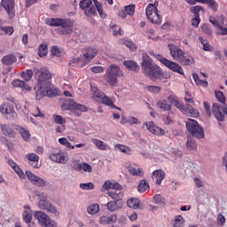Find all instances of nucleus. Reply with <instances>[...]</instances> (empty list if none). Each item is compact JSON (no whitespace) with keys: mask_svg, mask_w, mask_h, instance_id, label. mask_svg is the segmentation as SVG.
Instances as JSON below:
<instances>
[{"mask_svg":"<svg viewBox=\"0 0 227 227\" xmlns=\"http://www.w3.org/2000/svg\"><path fill=\"white\" fill-rule=\"evenodd\" d=\"M52 56L59 58L61 56V50L58 46H53L51 50Z\"/></svg>","mask_w":227,"mask_h":227,"instance_id":"0e129e2a","label":"nucleus"},{"mask_svg":"<svg viewBox=\"0 0 227 227\" xmlns=\"http://www.w3.org/2000/svg\"><path fill=\"white\" fill-rule=\"evenodd\" d=\"M34 217L42 227H43V225L51 219V217L43 211H35L34 213Z\"/></svg>","mask_w":227,"mask_h":227,"instance_id":"aec40b11","label":"nucleus"},{"mask_svg":"<svg viewBox=\"0 0 227 227\" xmlns=\"http://www.w3.org/2000/svg\"><path fill=\"white\" fill-rule=\"evenodd\" d=\"M16 130H18L22 139H24L25 141L27 142L31 138V133L28 131L27 129L22 126H16Z\"/></svg>","mask_w":227,"mask_h":227,"instance_id":"c85d7f7f","label":"nucleus"},{"mask_svg":"<svg viewBox=\"0 0 227 227\" xmlns=\"http://www.w3.org/2000/svg\"><path fill=\"white\" fill-rule=\"evenodd\" d=\"M72 106L73 109H76V111H81L82 113H86V111H88V107L84 105L73 103Z\"/></svg>","mask_w":227,"mask_h":227,"instance_id":"4d7b16f0","label":"nucleus"},{"mask_svg":"<svg viewBox=\"0 0 227 227\" xmlns=\"http://www.w3.org/2000/svg\"><path fill=\"white\" fill-rule=\"evenodd\" d=\"M107 196L114 201H122L123 192H121V190H111L107 192Z\"/></svg>","mask_w":227,"mask_h":227,"instance_id":"a878e982","label":"nucleus"},{"mask_svg":"<svg viewBox=\"0 0 227 227\" xmlns=\"http://www.w3.org/2000/svg\"><path fill=\"white\" fill-rule=\"evenodd\" d=\"M124 45H126V47H129V49H130V51H137V45H136L130 40H125L124 41Z\"/></svg>","mask_w":227,"mask_h":227,"instance_id":"e2e57ef3","label":"nucleus"},{"mask_svg":"<svg viewBox=\"0 0 227 227\" xmlns=\"http://www.w3.org/2000/svg\"><path fill=\"white\" fill-rule=\"evenodd\" d=\"M111 189L112 191H121L122 187L118 182L112 180L106 181L101 187L102 192L111 191Z\"/></svg>","mask_w":227,"mask_h":227,"instance_id":"f3484780","label":"nucleus"},{"mask_svg":"<svg viewBox=\"0 0 227 227\" xmlns=\"http://www.w3.org/2000/svg\"><path fill=\"white\" fill-rule=\"evenodd\" d=\"M152 178L155 182L156 185H160V184H162V180L166 178V172L160 168L156 169L153 172Z\"/></svg>","mask_w":227,"mask_h":227,"instance_id":"6ab92c4d","label":"nucleus"},{"mask_svg":"<svg viewBox=\"0 0 227 227\" xmlns=\"http://www.w3.org/2000/svg\"><path fill=\"white\" fill-rule=\"evenodd\" d=\"M25 159L28 161V164H30L35 169H40V168H42V163L40 162V156H38L36 153H27L25 155Z\"/></svg>","mask_w":227,"mask_h":227,"instance_id":"4468645a","label":"nucleus"},{"mask_svg":"<svg viewBox=\"0 0 227 227\" xmlns=\"http://www.w3.org/2000/svg\"><path fill=\"white\" fill-rule=\"evenodd\" d=\"M202 32L206 35H212V29L210 28V26L207 23H204L201 27Z\"/></svg>","mask_w":227,"mask_h":227,"instance_id":"338daca9","label":"nucleus"},{"mask_svg":"<svg viewBox=\"0 0 227 227\" xmlns=\"http://www.w3.org/2000/svg\"><path fill=\"white\" fill-rule=\"evenodd\" d=\"M1 6L7 12L9 19L15 17V0H2Z\"/></svg>","mask_w":227,"mask_h":227,"instance_id":"f8f14e48","label":"nucleus"},{"mask_svg":"<svg viewBox=\"0 0 227 227\" xmlns=\"http://www.w3.org/2000/svg\"><path fill=\"white\" fill-rule=\"evenodd\" d=\"M59 145H62V146H66V148H70L71 150L75 148V146L72 145V143H70L66 137L59 138Z\"/></svg>","mask_w":227,"mask_h":227,"instance_id":"3c124183","label":"nucleus"},{"mask_svg":"<svg viewBox=\"0 0 227 227\" xmlns=\"http://www.w3.org/2000/svg\"><path fill=\"white\" fill-rule=\"evenodd\" d=\"M141 201L139 199L137 198H131L127 200V205L129 208H134V210H137L139 208Z\"/></svg>","mask_w":227,"mask_h":227,"instance_id":"f704fd0d","label":"nucleus"},{"mask_svg":"<svg viewBox=\"0 0 227 227\" xmlns=\"http://www.w3.org/2000/svg\"><path fill=\"white\" fill-rule=\"evenodd\" d=\"M127 122L129 123V125H141V121L134 116L129 117Z\"/></svg>","mask_w":227,"mask_h":227,"instance_id":"680f3d73","label":"nucleus"},{"mask_svg":"<svg viewBox=\"0 0 227 227\" xmlns=\"http://www.w3.org/2000/svg\"><path fill=\"white\" fill-rule=\"evenodd\" d=\"M149 54L151 56H154V58H156V59H158V61H160L162 65L167 67V68H169V70H171L172 72H176V74H180V75L184 74V68H182L180 67V65H178L177 63L173 62V61L162 57L160 54H157L153 51H149Z\"/></svg>","mask_w":227,"mask_h":227,"instance_id":"423d86ee","label":"nucleus"},{"mask_svg":"<svg viewBox=\"0 0 227 227\" xmlns=\"http://www.w3.org/2000/svg\"><path fill=\"white\" fill-rule=\"evenodd\" d=\"M146 127H147V130H149V132H151V134H153L154 136H164V134H166V130H164L162 128L157 126V124H155V122L153 121H149L145 123Z\"/></svg>","mask_w":227,"mask_h":227,"instance_id":"dca6fc26","label":"nucleus"},{"mask_svg":"<svg viewBox=\"0 0 227 227\" xmlns=\"http://www.w3.org/2000/svg\"><path fill=\"white\" fill-rule=\"evenodd\" d=\"M157 6H159V2L150 4L145 9L146 17L152 24H160V22H162V17L159 14Z\"/></svg>","mask_w":227,"mask_h":227,"instance_id":"1a4fd4ad","label":"nucleus"},{"mask_svg":"<svg viewBox=\"0 0 227 227\" xmlns=\"http://www.w3.org/2000/svg\"><path fill=\"white\" fill-rule=\"evenodd\" d=\"M123 65L131 72H139L140 70L139 65H137V63L134 60H125Z\"/></svg>","mask_w":227,"mask_h":227,"instance_id":"c756f323","label":"nucleus"},{"mask_svg":"<svg viewBox=\"0 0 227 227\" xmlns=\"http://www.w3.org/2000/svg\"><path fill=\"white\" fill-rule=\"evenodd\" d=\"M215 95L218 102H221V104L226 103V98H224V94L222 91H215Z\"/></svg>","mask_w":227,"mask_h":227,"instance_id":"bf43d9fd","label":"nucleus"},{"mask_svg":"<svg viewBox=\"0 0 227 227\" xmlns=\"http://www.w3.org/2000/svg\"><path fill=\"white\" fill-rule=\"evenodd\" d=\"M98 212H100V206L98 204H91L87 207V213L90 215H97Z\"/></svg>","mask_w":227,"mask_h":227,"instance_id":"ea45409f","label":"nucleus"},{"mask_svg":"<svg viewBox=\"0 0 227 227\" xmlns=\"http://www.w3.org/2000/svg\"><path fill=\"white\" fill-rule=\"evenodd\" d=\"M49 159L57 164H68L70 157H68V153L64 151L56 150L49 154Z\"/></svg>","mask_w":227,"mask_h":227,"instance_id":"9d476101","label":"nucleus"},{"mask_svg":"<svg viewBox=\"0 0 227 227\" xmlns=\"http://www.w3.org/2000/svg\"><path fill=\"white\" fill-rule=\"evenodd\" d=\"M181 111L184 112L186 116H191L192 118H198V116H200V112L191 106H187L185 108L183 106Z\"/></svg>","mask_w":227,"mask_h":227,"instance_id":"bb28decb","label":"nucleus"},{"mask_svg":"<svg viewBox=\"0 0 227 227\" xmlns=\"http://www.w3.org/2000/svg\"><path fill=\"white\" fill-rule=\"evenodd\" d=\"M124 11L126 12L127 15H134V13H136V5L131 4V5H127L124 9Z\"/></svg>","mask_w":227,"mask_h":227,"instance_id":"13d9d810","label":"nucleus"},{"mask_svg":"<svg viewBox=\"0 0 227 227\" xmlns=\"http://www.w3.org/2000/svg\"><path fill=\"white\" fill-rule=\"evenodd\" d=\"M77 171H84L85 173H93V167L88 163H80L76 168Z\"/></svg>","mask_w":227,"mask_h":227,"instance_id":"c9c22d12","label":"nucleus"},{"mask_svg":"<svg viewBox=\"0 0 227 227\" xmlns=\"http://www.w3.org/2000/svg\"><path fill=\"white\" fill-rule=\"evenodd\" d=\"M142 59V72L146 77H149L152 81H160L164 79L162 69L152 60L150 56L146 53H143Z\"/></svg>","mask_w":227,"mask_h":227,"instance_id":"f03ea898","label":"nucleus"},{"mask_svg":"<svg viewBox=\"0 0 227 227\" xmlns=\"http://www.w3.org/2000/svg\"><path fill=\"white\" fill-rule=\"evenodd\" d=\"M109 212H116L120 208H123V201L111 200L106 205Z\"/></svg>","mask_w":227,"mask_h":227,"instance_id":"4be33fe9","label":"nucleus"},{"mask_svg":"<svg viewBox=\"0 0 227 227\" xmlns=\"http://www.w3.org/2000/svg\"><path fill=\"white\" fill-rule=\"evenodd\" d=\"M191 13L193 14V17H200V12H205V9L200 5L192 6L190 8Z\"/></svg>","mask_w":227,"mask_h":227,"instance_id":"de8ad7c7","label":"nucleus"},{"mask_svg":"<svg viewBox=\"0 0 227 227\" xmlns=\"http://www.w3.org/2000/svg\"><path fill=\"white\" fill-rule=\"evenodd\" d=\"M209 22L213 24L215 27H217L218 33H221V20H219V17L215 19V17H209Z\"/></svg>","mask_w":227,"mask_h":227,"instance_id":"603ef678","label":"nucleus"},{"mask_svg":"<svg viewBox=\"0 0 227 227\" xmlns=\"http://www.w3.org/2000/svg\"><path fill=\"white\" fill-rule=\"evenodd\" d=\"M168 102H170V104L176 106V108L179 109V111H181V109H184V105L180 103V100H178V98L176 96L170 95L168 97Z\"/></svg>","mask_w":227,"mask_h":227,"instance_id":"7c9ffc66","label":"nucleus"},{"mask_svg":"<svg viewBox=\"0 0 227 227\" xmlns=\"http://www.w3.org/2000/svg\"><path fill=\"white\" fill-rule=\"evenodd\" d=\"M186 129L188 132L197 139H203V137H205L203 128L200 126L198 121L192 119H188V121H186Z\"/></svg>","mask_w":227,"mask_h":227,"instance_id":"6e6552de","label":"nucleus"},{"mask_svg":"<svg viewBox=\"0 0 227 227\" xmlns=\"http://www.w3.org/2000/svg\"><path fill=\"white\" fill-rule=\"evenodd\" d=\"M199 41L200 42L201 45L203 46V51H206L207 52H210L212 51V46L208 43V41L203 39V37H199Z\"/></svg>","mask_w":227,"mask_h":227,"instance_id":"49530a36","label":"nucleus"},{"mask_svg":"<svg viewBox=\"0 0 227 227\" xmlns=\"http://www.w3.org/2000/svg\"><path fill=\"white\" fill-rule=\"evenodd\" d=\"M186 148L187 150H196L198 148V145L196 144V141L192 139V137H188V140L186 142Z\"/></svg>","mask_w":227,"mask_h":227,"instance_id":"09e8293b","label":"nucleus"},{"mask_svg":"<svg viewBox=\"0 0 227 227\" xmlns=\"http://www.w3.org/2000/svg\"><path fill=\"white\" fill-rule=\"evenodd\" d=\"M168 49L170 51V56L175 59V61H178L182 59L184 52L182 49L177 48L175 44H168Z\"/></svg>","mask_w":227,"mask_h":227,"instance_id":"a211bd4d","label":"nucleus"},{"mask_svg":"<svg viewBox=\"0 0 227 227\" xmlns=\"http://www.w3.org/2000/svg\"><path fill=\"white\" fill-rule=\"evenodd\" d=\"M12 85L14 88H20V90H22V91H31V90H33V87H31L29 84H27L24 81L19 80V79L12 80Z\"/></svg>","mask_w":227,"mask_h":227,"instance_id":"412c9836","label":"nucleus"},{"mask_svg":"<svg viewBox=\"0 0 227 227\" xmlns=\"http://www.w3.org/2000/svg\"><path fill=\"white\" fill-rule=\"evenodd\" d=\"M93 3L99 13V17L101 19H106V12H104V8L102 7V4H100V2L98 0H81L80 8L83 10L85 15H87L88 17L95 15L97 13V10L95 9V7H93Z\"/></svg>","mask_w":227,"mask_h":227,"instance_id":"20e7f679","label":"nucleus"},{"mask_svg":"<svg viewBox=\"0 0 227 227\" xmlns=\"http://www.w3.org/2000/svg\"><path fill=\"white\" fill-rule=\"evenodd\" d=\"M37 197L39 198L37 206L40 208V210H45L50 214H53V215H58L59 214L56 207H54V205H52L51 201L47 200V193H39L37 194Z\"/></svg>","mask_w":227,"mask_h":227,"instance_id":"0eeeda50","label":"nucleus"},{"mask_svg":"<svg viewBox=\"0 0 227 227\" xmlns=\"http://www.w3.org/2000/svg\"><path fill=\"white\" fill-rule=\"evenodd\" d=\"M185 218L182 215H176L174 220V227H184Z\"/></svg>","mask_w":227,"mask_h":227,"instance_id":"a19ab883","label":"nucleus"},{"mask_svg":"<svg viewBox=\"0 0 227 227\" xmlns=\"http://www.w3.org/2000/svg\"><path fill=\"white\" fill-rule=\"evenodd\" d=\"M25 175L27 180H29V182H31V184H33L34 185H36V187H45L46 185L45 180L33 174V172L27 170L25 172Z\"/></svg>","mask_w":227,"mask_h":227,"instance_id":"ddd939ff","label":"nucleus"},{"mask_svg":"<svg viewBox=\"0 0 227 227\" xmlns=\"http://www.w3.org/2000/svg\"><path fill=\"white\" fill-rule=\"evenodd\" d=\"M111 27L114 36H118V35H123V33L121 32V28H120V27H118L117 25H111Z\"/></svg>","mask_w":227,"mask_h":227,"instance_id":"052dcab7","label":"nucleus"},{"mask_svg":"<svg viewBox=\"0 0 227 227\" xmlns=\"http://www.w3.org/2000/svg\"><path fill=\"white\" fill-rule=\"evenodd\" d=\"M157 106L159 109H161L162 111H171V105H169L167 100L158 101Z\"/></svg>","mask_w":227,"mask_h":227,"instance_id":"79ce46f5","label":"nucleus"},{"mask_svg":"<svg viewBox=\"0 0 227 227\" xmlns=\"http://www.w3.org/2000/svg\"><path fill=\"white\" fill-rule=\"evenodd\" d=\"M118 77H123V71L118 65H111L106 71L105 81L109 86H116L118 84Z\"/></svg>","mask_w":227,"mask_h":227,"instance_id":"39448f33","label":"nucleus"},{"mask_svg":"<svg viewBox=\"0 0 227 227\" xmlns=\"http://www.w3.org/2000/svg\"><path fill=\"white\" fill-rule=\"evenodd\" d=\"M91 98L96 102H98L101 97L104 96V92L100 91L97 86L90 85Z\"/></svg>","mask_w":227,"mask_h":227,"instance_id":"cd10ccee","label":"nucleus"},{"mask_svg":"<svg viewBox=\"0 0 227 227\" xmlns=\"http://www.w3.org/2000/svg\"><path fill=\"white\" fill-rule=\"evenodd\" d=\"M80 189H82L83 191H93L95 189V184L93 183H82L80 184Z\"/></svg>","mask_w":227,"mask_h":227,"instance_id":"5fc2aeb1","label":"nucleus"},{"mask_svg":"<svg viewBox=\"0 0 227 227\" xmlns=\"http://www.w3.org/2000/svg\"><path fill=\"white\" fill-rule=\"evenodd\" d=\"M219 20H221V27L218 35H227V19H224V15H220Z\"/></svg>","mask_w":227,"mask_h":227,"instance_id":"473e14b6","label":"nucleus"},{"mask_svg":"<svg viewBox=\"0 0 227 227\" xmlns=\"http://www.w3.org/2000/svg\"><path fill=\"white\" fill-rule=\"evenodd\" d=\"M179 63L184 66L193 65L194 58H192V56L191 55H185V53H183V56L181 57Z\"/></svg>","mask_w":227,"mask_h":227,"instance_id":"2f4dec72","label":"nucleus"},{"mask_svg":"<svg viewBox=\"0 0 227 227\" xmlns=\"http://www.w3.org/2000/svg\"><path fill=\"white\" fill-rule=\"evenodd\" d=\"M23 221L29 224L31 221H33V210H31V207L25 206L23 207V213H22Z\"/></svg>","mask_w":227,"mask_h":227,"instance_id":"b1692460","label":"nucleus"},{"mask_svg":"<svg viewBox=\"0 0 227 227\" xmlns=\"http://www.w3.org/2000/svg\"><path fill=\"white\" fill-rule=\"evenodd\" d=\"M147 90L150 91L151 93H160V87L155 86V85L147 86Z\"/></svg>","mask_w":227,"mask_h":227,"instance_id":"774afa93","label":"nucleus"},{"mask_svg":"<svg viewBox=\"0 0 227 227\" xmlns=\"http://www.w3.org/2000/svg\"><path fill=\"white\" fill-rule=\"evenodd\" d=\"M153 201L156 205H166V200L161 195L156 194L153 196Z\"/></svg>","mask_w":227,"mask_h":227,"instance_id":"6e6d98bb","label":"nucleus"},{"mask_svg":"<svg viewBox=\"0 0 227 227\" xmlns=\"http://www.w3.org/2000/svg\"><path fill=\"white\" fill-rule=\"evenodd\" d=\"M0 113L1 114H4V116H11L12 120H17L18 118V114L17 112H15L13 105L10 103H4L3 105H1Z\"/></svg>","mask_w":227,"mask_h":227,"instance_id":"9b49d317","label":"nucleus"},{"mask_svg":"<svg viewBox=\"0 0 227 227\" xmlns=\"http://www.w3.org/2000/svg\"><path fill=\"white\" fill-rule=\"evenodd\" d=\"M19 125L1 124L0 129L4 136H12L17 130Z\"/></svg>","mask_w":227,"mask_h":227,"instance_id":"5701e85b","label":"nucleus"},{"mask_svg":"<svg viewBox=\"0 0 227 227\" xmlns=\"http://www.w3.org/2000/svg\"><path fill=\"white\" fill-rule=\"evenodd\" d=\"M128 171L130 173V175H133L135 176H139L140 175H143V169L142 168H136L134 167H128Z\"/></svg>","mask_w":227,"mask_h":227,"instance_id":"864d4df0","label":"nucleus"},{"mask_svg":"<svg viewBox=\"0 0 227 227\" xmlns=\"http://www.w3.org/2000/svg\"><path fill=\"white\" fill-rule=\"evenodd\" d=\"M92 143L93 145H95L97 146V148H98V150H108L109 145L107 144H106L104 141L102 140H98L97 138H93L92 139Z\"/></svg>","mask_w":227,"mask_h":227,"instance_id":"4c0bfd02","label":"nucleus"},{"mask_svg":"<svg viewBox=\"0 0 227 227\" xmlns=\"http://www.w3.org/2000/svg\"><path fill=\"white\" fill-rule=\"evenodd\" d=\"M20 77L24 79L27 82H29L33 79V70L27 69L20 73Z\"/></svg>","mask_w":227,"mask_h":227,"instance_id":"c03bdc74","label":"nucleus"},{"mask_svg":"<svg viewBox=\"0 0 227 227\" xmlns=\"http://www.w3.org/2000/svg\"><path fill=\"white\" fill-rule=\"evenodd\" d=\"M97 50L95 48H84L82 50L83 65H88L95 56H97Z\"/></svg>","mask_w":227,"mask_h":227,"instance_id":"2eb2a0df","label":"nucleus"},{"mask_svg":"<svg viewBox=\"0 0 227 227\" xmlns=\"http://www.w3.org/2000/svg\"><path fill=\"white\" fill-rule=\"evenodd\" d=\"M35 76L37 79L38 90L35 92V100H42L43 97H51V80L52 74L47 68L36 69Z\"/></svg>","mask_w":227,"mask_h":227,"instance_id":"f257e3e1","label":"nucleus"},{"mask_svg":"<svg viewBox=\"0 0 227 227\" xmlns=\"http://www.w3.org/2000/svg\"><path fill=\"white\" fill-rule=\"evenodd\" d=\"M47 26L60 27V35H72L74 33V20L70 19L50 18L46 20Z\"/></svg>","mask_w":227,"mask_h":227,"instance_id":"7ed1b4c3","label":"nucleus"},{"mask_svg":"<svg viewBox=\"0 0 227 227\" xmlns=\"http://www.w3.org/2000/svg\"><path fill=\"white\" fill-rule=\"evenodd\" d=\"M137 189L139 192H146V191L150 189V184L147 183L146 180L143 179L140 181Z\"/></svg>","mask_w":227,"mask_h":227,"instance_id":"a18cd8bd","label":"nucleus"},{"mask_svg":"<svg viewBox=\"0 0 227 227\" xmlns=\"http://www.w3.org/2000/svg\"><path fill=\"white\" fill-rule=\"evenodd\" d=\"M118 221V215L116 214H108V224H114Z\"/></svg>","mask_w":227,"mask_h":227,"instance_id":"69168bd1","label":"nucleus"},{"mask_svg":"<svg viewBox=\"0 0 227 227\" xmlns=\"http://www.w3.org/2000/svg\"><path fill=\"white\" fill-rule=\"evenodd\" d=\"M202 4H207L208 8L214 12H217L219 4L215 0H203Z\"/></svg>","mask_w":227,"mask_h":227,"instance_id":"58836bf2","label":"nucleus"},{"mask_svg":"<svg viewBox=\"0 0 227 227\" xmlns=\"http://www.w3.org/2000/svg\"><path fill=\"white\" fill-rule=\"evenodd\" d=\"M16 61H17V57L12 54L6 55L2 59L3 65H6L7 67H10V65H13V63H15Z\"/></svg>","mask_w":227,"mask_h":227,"instance_id":"72a5a7b5","label":"nucleus"},{"mask_svg":"<svg viewBox=\"0 0 227 227\" xmlns=\"http://www.w3.org/2000/svg\"><path fill=\"white\" fill-rule=\"evenodd\" d=\"M49 52V47H47V44H40L38 55L40 58H43L44 56H47Z\"/></svg>","mask_w":227,"mask_h":227,"instance_id":"8fccbe9b","label":"nucleus"},{"mask_svg":"<svg viewBox=\"0 0 227 227\" xmlns=\"http://www.w3.org/2000/svg\"><path fill=\"white\" fill-rule=\"evenodd\" d=\"M116 150H119L121 153H126V155H131L132 154V149L130 147H127L123 145H115Z\"/></svg>","mask_w":227,"mask_h":227,"instance_id":"37998d69","label":"nucleus"},{"mask_svg":"<svg viewBox=\"0 0 227 227\" xmlns=\"http://www.w3.org/2000/svg\"><path fill=\"white\" fill-rule=\"evenodd\" d=\"M192 79H193L195 84H197V86H202L203 88H208V82L200 80V75H198V74L193 73Z\"/></svg>","mask_w":227,"mask_h":227,"instance_id":"e433bc0d","label":"nucleus"},{"mask_svg":"<svg viewBox=\"0 0 227 227\" xmlns=\"http://www.w3.org/2000/svg\"><path fill=\"white\" fill-rule=\"evenodd\" d=\"M98 102H99V104H103L104 106H107L108 107H111V109H118L120 111V108L114 106V101L109 98V97H107L106 93L103 94V96Z\"/></svg>","mask_w":227,"mask_h":227,"instance_id":"393cba45","label":"nucleus"}]
</instances>
